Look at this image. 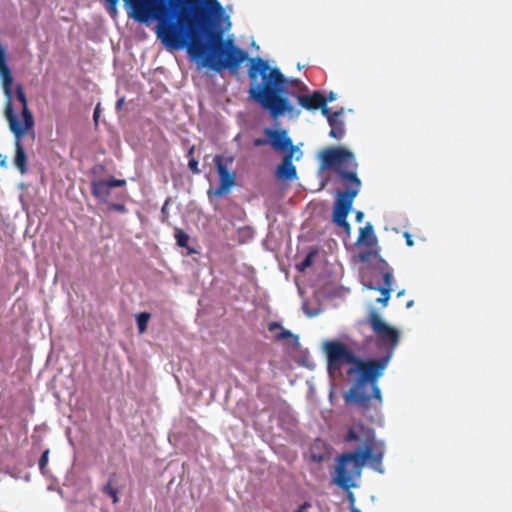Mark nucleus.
<instances>
[{
    "instance_id": "obj_23",
    "label": "nucleus",
    "mask_w": 512,
    "mask_h": 512,
    "mask_svg": "<svg viewBox=\"0 0 512 512\" xmlns=\"http://www.w3.org/2000/svg\"><path fill=\"white\" fill-rule=\"evenodd\" d=\"M383 286L381 288H387L390 292H392V284H393V273L391 269H388L383 273Z\"/></svg>"
},
{
    "instance_id": "obj_8",
    "label": "nucleus",
    "mask_w": 512,
    "mask_h": 512,
    "mask_svg": "<svg viewBox=\"0 0 512 512\" xmlns=\"http://www.w3.org/2000/svg\"><path fill=\"white\" fill-rule=\"evenodd\" d=\"M5 115L9 122L10 130L15 135V156L13 159L14 166L19 170L21 174H25L28 170L27 168V155L25 153L24 147L21 144V137L26 133L25 127H23L22 123L18 120L15 115L11 101L9 100L6 109Z\"/></svg>"
},
{
    "instance_id": "obj_19",
    "label": "nucleus",
    "mask_w": 512,
    "mask_h": 512,
    "mask_svg": "<svg viewBox=\"0 0 512 512\" xmlns=\"http://www.w3.org/2000/svg\"><path fill=\"white\" fill-rule=\"evenodd\" d=\"M268 329L269 331H274L275 329L281 330V332L276 336V340L288 339L293 336V334L289 330H285L278 322L269 323Z\"/></svg>"
},
{
    "instance_id": "obj_18",
    "label": "nucleus",
    "mask_w": 512,
    "mask_h": 512,
    "mask_svg": "<svg viewBox=\"0 0 512 512\" xmlns=\"http://www.w3.org/2000/svg\"><path fill=\"white\" fill-rule=\"evenodd\" d=\"M150 317L151 315L148 312H142L136 316L137 327L140 334L146 332Z\"/></svg>"
},
{
    "instance_id": "obj_3",
    "label": "nucleus",
    "mask_w": 512,
    "mask_h": 512,
    "mask_svg": "<svg viewBox=\"0 0 512 512\" xmlns=\"http://www.w3.org/2000/svg\"><path fill=\"white\" fill-rule=\"evenodd\" d=\"M321 168H335L345 186V191H339L333 209V218L343 220L347 217L361 187V180L357 176L358 163L354 154L344 147H327L321 151Z\"/></svg>"
},
{
    "instance_id": "obj_21",
    "label": "nucleus",
    "mask_w": 512,
    "mask_h": 512,
    "mask_svg": "<svg viewBox=\"0 0 512 512\" xmlns=\"http://www.w3.org/2000/svg\"><path fill=\"white\" fill-rule=\"evenodd\" d=\"M316 255V251L309 252L305 258L296 265V269L299 272H304L307 268H309L313 264L314 257Z\"/></svg>"
},
{
    "instance_id": "obj_10",
    "label": "nucleus",
    "mask_w": 512,
    "mask_h": 512,
    "mask_svg": "<svg viewBox=\"0 0 512 512\" xmlns=\"http://www.w3.org/2000/svg\"><path fill=\"white\" fill-rule=\"evenodd\" d=\"M264 134L269 139V144L276 151H290L298 148L293 145L292 139L288 136L286 130H274L271 128H265Z\"/></svg>"
},
{
    "instance_id": "obj_17",
    "label": "nucleus",
    "mask_w": 512,
    "mask_h": 512,
    "mask_svg": "<svg viewBox=\"0 0 512 512\" xmlns=\"http://www.w3.org/2000/svg\"><path fill=\"white\" fill-rule=\"evenodd\" d=\"M0 76L2 78L3 87L8 95H10V88L13 82L11 70L6 62V55L3 50L0 49Z\"/></svg>"
},
{
    "instance_id": "obj_33",
    "label": "nucleus",
    "mask_w": 512,
    "mask_h": 512,
    "mask_svg": "<svg viewBox=\"0 0 512 512\" xmlns=\"http://www.w3.org/2000/svg\"><path fill=\"white\" fill-rule=\"evenodd\" d=\"M99 117H100V104H97L94 109V113H93V119H94L95 125L98 124Z\"/></svg>"
},
{
    "instance_id": "obj_20",
    "label": "nucleus",
    "mask_w": 512,
    "mask_h": 512,
    "mask_svg": "<svg viewBox=\"0 0 512 512\" xmlns=\"http://www.w3.org/2000/svg\"><path fill=\"white\" fill-rule=\"evenodd\" d=\"M174 237L179 247L188 248L189 235L180 228H175Z\"/></svg>"
},
{
    "instance_id": "obj_5",
    "label": "nucleus",
    "mask_w": 512,
    "mask_h": 512,
    "mask_svg": "<svg viewBox=\"0 0 512 512\" xmlns=\"http://www.w3.org/2000/svg\"><path fill=\"white\" fill-rule=\"evenodd\" d=\"M124 2L129 9V16L134 20L142 23L151 19L158 20V37L166 45L175 46L183 39L177 23L172 21L169 0H124Z\"/></svg>"
},
{
    "instance_id": "obj_7",
    "label": "nucleus",
    "mask_w": 512,
    "mask_h": 512,
    "mask_svg": "<svg viewBox=\"0 0 512 512\" xmlns=\"http://www.w3.org/2000/svg\"><path fill=\"white\" fill-rule=\"evenodd\" d=\"M367 323L375 333L378 341L385 347V355H389L391 358L400 340L399 331L388 325L375 309L369 311Z\"/></svg>"
},
{
    "instance_id": "obj_41",
    "label": "nucleus",
    "mask_w": 512,
    "mask_h": 512,
    "mask_svg": "<svg viewBox=\"0 0 512 512\" xmlns=\"http://www.w3.org/2000/svg\"><path fill=\"white\" fill-rule=\"evenodd\" d=\"M350 512H361L359 509H357L356 507L352 506L350 508Z\"/></svg>"
},
{
    "instance_id": "obj_35",
    "label": "nucleus",
    "mask_w": 512,
    "mask_h": 512,
    "mask_svg": "<svg viewBox=\"0 0 512 512\" xmlns=\"http://www.w3.org/2000/svg\"><path fill=\"white\" fill-rule=\"evenodd\" d=\"M311 507V504L309 502H304L302 505H300L295 511L293 512H304L306 509Z\"/></svg>"
},
{
    "instance_id": "obj_4",
    "label": "nucleus",
    "mask_w": 512,
    "mask_h": 512,
    "mask_svg": "<svg viewBox=\"0 0 512 512\" xmlns=\"http://www.w3.org/2000/svg\"><path fill=\"white\" fill-rule=\"evenodd\" d=\"M390 356L385 355L379 359L363 360L358 358L355 366L347 370L352 376L358 374L355 385L344 395L346 403H356L363 409L369 408L371 398L382 401L378 379L384 374L390 361Z\"/></svg>"
},
{
    "instance_id": "obj_6",
    "label": "nucleus",
    "mask_w": 512,
    "mask_h": 512,
    "mask_svg": "<svg viewBox=\"0 0 512 512\" xmlns=\"http://www.w3.org/2000/svg\"><path fill=\"white\" fill-rule=\"evenodd\" d=\"M324 350L327 356V370L331 377L342 375L344 365H353L358 357L344 343L337 340L325 342Z\"/></svg>"
},
{
    "instance_id": "obj_16",
    "label": "nucleus",
    "mask_w": 512,
    "mask_h": 512,
    "mask_svg": "<svg viewBox=\"0 0 512 512\" xmlns=\"http://www.w3.org/2000/svg\"><path fill=\"white\" fill-rule=\"evenodd\" d=\"M16 99L22 105V114L24 117V124H22V125H23V127H25V129H29L33 126L34 120H33V116L31 114V112L29 111V109L27 107L26 95L21 86H18L16 88Z\"/></svg>"
},
{
    "instance_id": "obj_22",
    "label": "nucleus",
    "mask_w": 512,
    "mask_h": 512,
    "mask_svg": "<svg viewBox=\"0 0 512 512\" xmlns=\"http://www.w3.org/2000/svg\"><path fill=\"white\" fill-rule=\"evenodd\" d=\"M103 492L112 498L113 503H117L119 501L118 492L113 488L111 481L103 487Z\"/></svg>"
},
{
    "instance_id": "obj_38",
    "label": "nucleus",
    "mask_w": 512,
    "mask_h": 512,
    "mask_svg": "<svg viewBox=\"0 0 512 512\" xmlns=\"http://www.w3.org/2000/svg\"><path fill=\"white\" fill-rule=\"evenodd\" d=\"M194 151H195V146H192L190 147V149L188 150V153H187V157L190 159L191 157H194Z\"/></svg>"
},
{
    "instance_id": "obj_29",
    "label": "nucleus",
    "mask_w": 512,
    "mask_h": 512,
    "mask_svg": "<svg viewBox=\"0 0 512 512\" xmlns=\"http://www.w3.org/2000/svg\"><path fill=\"white\" fill-rule=\"evenodd\" d=\"M109 209L116 210L118 212L124 213L126 212V207L124 204H115L112 203L109 205Z\"/></svg>"
},
{
    "instance_id": "obj_34",
    "label": "nucleus",
    "mask_w": 512,
    "mask_h": 512,
    "mask_svg": "<svg viewBox=\"0 0 512 512\" xmlns=\"http://www.w3.org/2000/svg\"><path fill=\"white\" fill-rule=\"evenodd\" d=\"M324 100H325V106H327L328 102H332V101L336 100V94L331 91L328 94V96H324Z\"/></svg>"
},
{
    "instance_id": "obj_37",
    "label": "nucleus",
    "mask_w": 512,
    "mask_h": 512,
    "mask_svg": "<svg viewBox=\"0 0 512 512\" xmlns=\"http://www.w3.org/2000/svg\"><path fill=\"white\" fill-rule=\"evenodd\" d=\"M363 217H364L363 212L358 211V212L356 213L355 220H356L357 222H361V221H362V219H363Z\"/></svg>"
},
{
    "instance_id": "obj_15",
    "label": "nucleus",
    "mask_w": 512,
    "mask_h": 512,
    "mask_svg": "<svg viewBox=\"0 0 512 512\" xmlns=\"http://www.w3.org/2000/svg\"><path fill=\"white\" fill-rule=\"evenodd\" d=\"M357 243L366 247H373L377 244V237L370 222L360 228Z\"/></svg>"
},
{
    "instance_id": "obj_26",
    "label": "nucleus",
    "mask_w": 512,
    "mask_h": 512,
    "mask_svg": "<svg viewBox=\"0 0 512 512\" xmlns=\"http://www.w3.org/2000/svg\"><path fill=\"white\" fill-rule=\"evenodd\" d=\"M333 222L339 227L343 228L347 235L351 233V225L347 221V217H343V220L338 219V217L333 218Z\"/></svg>"
},
{
    "instance_id": "obj_9",
    "label": "nucleus",
    "mask_w": 512,
    "mask_h": 512,
    "mask_svg": "<svg viewBox=\"0 0 512 512\" xmlns=\"http://www.w3.org/2000/svg\"><path fill=\"white\" fill-rule=\"evenodd\" d=\"M213 161L219 176V185L215 189H210L208 195L213 194L216 197H221L236 185V173L228 170V166L233 163L234 157L215 155Z\"/></svg>"
},
{
    "instance_id": "obj_11",
    "label": "nucleus",
    "mask_w": 512,
    "mask_h": 512,
    "mask_svg": "<svg viewBox=\"0 0 512 512\" xmlns=\"http://www.w3.org/2000/svg\"><path fill=\"white\" fill-rule=\"evenodd\" d=\"M126 185L124 179H115L111 177L108 180L98 179L91 182V193L100 201H106L114 187H123Z\"/></svg>"
},
{
    "instance_id": "obj_39",
    "label": "nucleus",
    "mask_w": 512,
    "mask_h": 512,
    "mask_svg": "<svg viewBox=\"0 0 512 512\" xmlns=\"http://www.w3.org/2000/svg\"><path fill=\"white\" fill-rule=\"evenodd\" d=\"M370 255H371V253H370V252H368V253H363V254H361V255H360V259H361L362 261H367Z\"/></svg>"
},
{
    "instance_id": "obj_28",
    "label": "nucleus",
    "mask_w": 512,
    "mask_h": 512,
    "mask_svg": "<svg viewBox=\"0 0 512 512\" xmlns=\"http://www.w3.org/2000/svg\"><path fill=\"white\" fill-rule=\"evenodd\" d=\"M188 167L189 169L195 173V174H198L200 173V170L198 168V161L194 158V157H191L188 161Z\"/></svg>"
},
{
    "instance_id": "obj_36",
    "label": "nucleus",
    "mask_w": 512,
    "mask_h": 512,
    "mask_svg": "<svg viewBox=\"0 0 512 512\" xmlns=\"http://www.w3.org/2000/svg\"><path fill=\"white\" fill-rule=\"evenodd\" d=\"M124 101H125V99L123 97L117 100V102H116V109L117 110H120L122 108V105L124 104Z\"/></svg>"
},
{
    "instance_id": "obj_2",
    "label": "nucleus",
    "mask_w": 512,
    "mask_h": 512,
    "mask_svg": "<svg viewBox=\"0 0 512 512\" xmlns=\"http://www.w3.org/2000/svg\"><path fill=\"white\" fill-rule=\"evenodd\" d=\"M364 441V449H356L352 452L341 454L337 458L335 467V483L344 488L354 487L353 480L361 475L366 461L377 472L383 473L382 460L385 453V445L381 441L374 440V433L363 424H355L348 429L344 438L345 442Z\"/></svg>"
},
{
    "instance_id": "obj_1",
    "label": "nucleus",
    "mask_w": 512,
    "mask_h": 512,
    "mask_svg": "<svg viewBox=\"0 0 512 512\" xmlns=\"http://www.w3.org/2000/svg\"><path fill=\"white\" fill-rule=\"evenodd\" d=\"M172 21L177 23L183 39L174 47H181L187 42L188 53L197 59H204L205 66L220 72L228 69L238 72L241 64L248 60V77L250 79L249 97L269 112L273 119L284 114H292L294 107L282 93L287 80L282 72L270 67L261 57L248 58V52L234 44L232 39L222 40L220 33L211 34V49L202 41L197 23L206 17L202 5L212 13H221L222 6L218 0H169Z\"/></svg>"
},
{
    "instance_id": "obj_40",
    "label": "nucleus",
    "mask_w": 512,
    "mask_h": 512,
    "mask_svg": "<svg viewBox=\"0 0 512 512\" xmlns=\"http://www.w3.org/2000/svg\"><path fill=\"white\" fill-rule=\"evenodd\" d=\"M349 500H350L351 507L354 506V495L351 492L349 493Z\"/></svg>"
},
{
    "instance_id": "obj_14",
    "label": "nucleus",
    "mask_w": 512,
    "mask_h": 512,
    "mask_svg": "<svg viewBox=\"0 0 512 512\" xmlns=\"http://www.w3.org/2000/svg\"><path fill=\"white\" fill-rule=\"evenodd\" d=\"M343 113V108L335 112H332L330 109L329 113L324 115L327 118L329 126L331 127L329 132L330 137L337 140H340L345 134V125L344 122L340 119Z\"/></svg>"
},
{
    "instance_id": "obj_12",
    "label": "nucleus",
    "mask_w": 512,
    "mask_h": 512,
    "mask_svg": "<svg viewBox=\"0 0 512 512\" xmlns=\"http://www.w3.org/2000/svg\"><path fill=\"white\" fill-rule=\"evenodd\" d=\"M298 103L301 107L308 111L320 109L322 115H327L330 108L325 106L324 95L320 91H314L310 95H297Z\"/></svg>"
},
{
    "instance_id": "obj_13",
    "label": "nucleus",
    "mask_w": 512,
    "mask_h": 512,
    "mask_svg": "<svg viewBox=\"0 0 512 512\" xmlns=\"http://www.w3.org/2000/svg\"><path fill=\"white\" fill-rule=\"evenodd\" d=\"M294 153L295 149H291L283 155L281 163L276 168L278 179L291 181L297 178V170L293 165Z\"/></svg>"
},
{
    "instance_id": "obj_24",
    "label": "nucleus",
    "mask_w": 512,
    "mask_h": 512,
    "mask_svg": "<svg viewBox=\"0 0 512 512\" xmlns=\"http://www.w3.org/2000/svg\"><path fill=\"white\" fill-rule=\"evenodd\" d=\"M377 290L380 291L381 297L377 298L376 302L380 303L382 306H386L390 299L391 292L387 288H378Z\"/></svg>"
},
{
    "instance_id": "obj_31",
    "label": "nucleus",
    "mask_w": 512,
    "mask_h": 512,
    "mask_svg": "<svg viewBox=\"0 0 512 512\" xmlns=\"http://www.w3.org/2000/svg\"><path fill=\"white\" fill-rule=\"evenodd\" d=\"M108 3V10L110 13H116V6L118 0H105Z\"/></svg>"
},
{
    "instance_id": "obj_27",
    "label": "nucleus",
    "mask_w": 512,
    "mask_h": 512,
    "mask_svg": "<svg viewBox=\"0 0 512 512\" xmlns=\"http://www.w3.org/2000/svg\"><path fill=\"white\" fill-rule=\"evenodd\" d=\"M169 201H170V199H167L165 201L164 205L161 208V216H162V222L163 223H168V219H169L168 204H169Z\"/></svg>"
},
{
    "instance_id": "obj_25",
    "label": "nucleus",
    "mask_w": 512,
    "mask_h": 512,
    "mask_svg": "<svg viewBox=\"0 0 512 512\" xmlns=\"http://www.w3.org/2000/svg\"><path fill=\"white\" fill-rule=\"evenodd\" d=\"M48 458H49V450H45L40 459H39V469L41 471L42 474H45L46 473V467H47V464H48Z\"/></svg>"
},
{
    "instance_id": "obj_30",
    "label": "nucleus",
    "mask_w": 512,
    "mask_h": 512,
    "mask_svg": "<svg viewBox=\"0 0 512 512\" xmlns=\"http://www.w3.org/2000/svg\"><path fill=\"white\" fill-rule=\"evenodd\" d=\"M268 143H269V139L268 138H256L253 141V145L255 147L264 146V145H266Z\"/></svg>"
},
{
    "instance_id": "obj_32",
    "label": "nucleus",
    "mask_w": 512,
    "mask_h": 512,
    "mask_svg": "<svg viewBox=\"0 0 512 512\" xmlns=\"http://www.w3.org/2000/svg\"><path fill=\"white\" fill-rule=\"evenodd\" d=\"M403 236L405 238L406 245L409 246V247H412L414 245V241L412 239V235L409 232H404Z\"/></svg>"
}]
</instances>
